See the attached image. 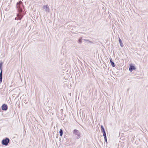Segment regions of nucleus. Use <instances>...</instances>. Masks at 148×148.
<instances>
[{"mask_svg":"<svg viewBox=\"0 0 148 148\" xmlns=\"http://www.w3.org/2000/svg\"><path fill=\"white\" fill-rule=\"evenodd\" d=\"M22 4V2L20 1L19 2L17 3L16 7L18 9V11L19 14L17 15V17L15 18V19L17 20L18 19L21 20L23 16L20 14V13L22 12V9L21 6V5Z\"/></svg>","mask_w":148,"mask_h":148,"instance_id":"1","label":"nucleus"},{"mask_svg":"<svg viewBox=\"0 0 148 148\" xmlns=\"http://www.w3.org/2000/svg\"><path fill=\"white\" fill-rule=\"evenodd\" d=\"M10 140L8 138H6L5 139H3L2 141V144L6 146L7 145L8 143L9 142Z\"/></svg>","mask_w":148,"mask_h":148,"instance_id":"2","label":"nucleus"},{"mask_svg":"<svg viewBox=\"0 0 148 148\" xmlns=\"http://www.w3.org/2000/svg\"><path fill=\"white\" fill-rule=\"evenodd\" d=\"M42 10L46 12H49V8L47 5H45L42 6Z\"/></svg>","mask_w":148,"mask_h":148,"instance_id":"3","label":"nucleus"},{"mask_svg":"<svg viewBox=\"0 0 148 148\" xmlns=\"http://www.w3.org/2000/svg\"><path fill=\"white\" fill-rule=\"evenodd\" d=\"M73 133L77 136L78 137H77V138H79L80 134L78 130H74L73 132Z\"/></svg>","mask_w":148,"mask_h":148,"instance_id":"4","label":"nucleus"},{"mask_svg":"<svg viewBox=\"0 0 148 148\" xmlns=\"http://www.w3.org/2000/svg\"><path fill=\"white\" fill-rule=\"evenodd\" d=\"M2 109L3 110H6L8 109V106L7 105L5 104H3L2 106Z\"/></svg>","mask_w":148,"mask_h":148,"instance_id":"5","label":"nucleus"},{"mask_svg":"<svg viewBox=\"0 0 148 148\" xmlns=\"http://www.w3.org/2000/svg\"><path fill=\"white\" fill-rule=\"evenodd\" d=\"M135 69V68L134 66H132L131 65L130 66L129 70L130 72H132L133 70Z\"/></svg>","mask_w":148,"mask_h":148,"instance_id":"6","label":"nucleus"},{"mask_svg":"<svg viewBox=\"0 0 148 148\" xmlns=\"http://www.w3.org/2000/svg\"><path fill=\"white\" fill-rule=\"evenodd\" d=\"M2 71L3 70L1 69L0 73V83L2 82Z\"/></svg>","mask_w":148,"mask_h":148,"instance_id":"7","label":"nucleus"},{"mask_svg":"<svg viewBox=\"0 0 148 148\" xmlns=\"http://www.w3.org/2000/svg\"><path fill=\"white\" fill-rule=\"evenodd\" d=\"M101 132L103 133L104 138H106V135L105 130H102Z\"/></svg>","mask_w":148,"mask_h":148,"instance_id":"8","label":"nucleus"},{"mask_svg":"<svg viewBox=\"0 0 148 148\" xmlns=\"http://www.w3.org/2000/svg\"><path fill=\"white\" fill-rule=\"evenodd\" d=\"M110 62L111 64V65L112 66L114 67L115 66V64L112 61V59L111 58H110Z\"/></svg>","mask_w":148,"mask_h":148,"instance_id":"9","label":"nucleus"},{"mask_svg":"<svg viewBox=\"0 0 148 148\" xmlns=\"http://www.w3.org/2000/svg\"><path fill=\"white\" fill-rule=\"evenodd\" d=\"M119 41L120 43V45L122 47H123V44L122 42V41L119 37Z\"/></svg>","mask_w":148,"mask_h":148,"instance_id":"10","label":"nucleus"},{"mask_svg":"<svg viewBox=\"0 0 148 148\" xmlns=\"http://www.w3.org/2000/svg\"><path fill=\"white\" fill-rule=\"evenodd\" d=\"M60 135L61 136H62L63 134L62 130H60Z\"/></svg>","mask_w":148,"mask_h":148,"instance_id":"11","label":"nucleus"},{"mask_svg":"<svg viewBox=\"0 0 148 148\" xmlns=\"http://www.w3.org/2000/svg\"><path fill=\"white\" fill-rule=\"evenodd\" d=\"M2 63H0V70L1 71V69H2Z\"/></svg>","mask_w":148,"mask_h":148,"instance_id":"12","label":"nucleus"},{"mask_svg":"<svg viewBox=\"0 0 148 148\" xmlns=\"http://www.w3.org/2000/svg\"><path fill=\"white\" fill-rule=\"evenodd\" d=\"M82 42V38H79L78 40V43H81Z\"/></svg>","mask_w":148,"mask_h":148,"instance_id":"13","label":"nucleus"},{"mask_svg":"<svg viewBox=\"0 0 148 148\" xmlns=\"http://www.w3.org/2000/svg\"><path fill=\"white\" fill-rule=\"evenodd\" d=\"M104 138V140H105V141L107 143V138L106 137V138Z\"/></svg>","mask_w":148,"mask_h":148,"instance_id":"14","label":"nucleus"},{"mask_svg":"<svg viewBox=\"0 0 148 148\" xmlns=\"http://www.w3.org/2000/svg\"><path fill=\"white\" fill-rule=\"evenodd\" d=\"M101 130H104V128L103 127L102 125L101 126Z\"/></svg>","mask_w":148,"mask_h":148,"instance_id":"15","label":"nucleus"},{"mask_svg":"<svg viewBox=\"0 0 148 148\" xmlns=\"http://www.w3.org/2000/svg\"><path fill=\"white\" fill-rule=\"evenodd\" d=\"M89 42H90V43H92V42H90V41H89Z\"/></svg>","mask_w":148,"mask_h":148,"instance_id":"16","label":"nucleus"},{"mask_svg":"<svg viewBox=\"0 0 148 148\" xmlns=\"http://www.w3.org/2000/svg\"><path fill=\"white\" fill-rule=\"evenodd\" d=\"M86 40L87 41H88V40Z\"/></svg>","mask_w":148,"mask_h":148,"instance_id":"17","label":"nucleus"}]
</instances>
